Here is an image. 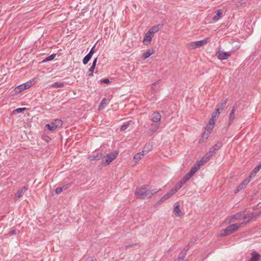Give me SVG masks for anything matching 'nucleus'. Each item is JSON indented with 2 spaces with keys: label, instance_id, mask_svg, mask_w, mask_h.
<instances>
[{
  "label": "nucleus",
  "instance_id": "1",
  "mask_svg": "<svg viewBox=\"0 0 261 261\" xmlns=\"http://www.w3.org/2000/svg\"><path fill=\"white\" fill-rule=\"evenodd\" d=\"M159 190L155 189L150 190L148 186H143L136 189L135 194L137 198L140 199H146L150 198L152 196L156 194Z\"/></svg>",
  "mask_w": 261,
  "mask_h": 261
},
{
  "label": "nucleus",
  "instance_id": "2",
  "mask_svg": "<svg viewBox=\"0 0 261 261\" xmlns=\"http://www.w3.org/2000/svg\"><path fill=\"white\" fill-rule=\"evenodd\" d=\"M243 223V222L242 223H236L227 226L225 229L221 231L220 236L221 237H223L232 233L234 231H237Z\"/></svg>",
  "mask_w": 261,
  "mask_h": 261
},
{
  "label": "nucleus",
  "instance_id": "3",
  "mask_svg": "<svg viewBox=\"0 0 261 261\" xmlns=\"http://www.w3.org/2000/svg\"><path fill=\"white\" fill-rule=\"evenodd\" d=\"M118 154V153L116 151L107 154L106 156L105 157V159L102 160V164L105 166H107L117 158Z\"/></svg>",
  "mask_w": 261,
  "mask_h": 261
},
{
  "label": "nucleus",
  "instance_id": "4",
  "mask_svg": "<svg viewBox=\"0 0 261 261\" xmlns=\"http://www.w3.org/2000/svg\"><path fill=\"white\" fill-rule=\"evenodd\" d=\"M62 125V121L60 119H56L55 121L51 123V124H47L45 127H47L49 130L53 131L56 129L58 127H60Z\"/></svg>",
  "mask_w": 261,
  "mask_h": 261
},
{
  "label": "nucleus",
  "instance_id": "5",
  "mask_svg": "<svg viewBox=\"0 0 261 261\" xmlns=\"http://www.w3.org/2000/svg\"><path fill=\"white\" fill-rule=\"evenodd\" d=\"M216 55L217 58L221 60L227 59L231 56V53L230 52H225L222 50H218L217 51Z\"/></svg>",
  "mask_w": 261,
  "mask_h": 261
},
{
  "label": "nucleus",
  "instance_id": "6",
  "mask_svg": "<svg viewBox=\"0 0 261 261\" xmlns=\"http://www.w3.org/2000/svg\"><path fill=\"white\" fill-rule=\"evenodd\" d=\"M32 82H27L16 87L15 88V91L16 93L21 92L25 89H29L32 86Z\"/></svg>",
  "mask_w": 261,
  "mask_h": 261
},
{
  "label": "nucleus",
  "instance_id": "7",
  "mask_svg": "<svg viewBox=\"0 0 261 261\" xmlns=\"http://www.w3.org/2000/svg\"><path fill=\"white\" fill-rule=\"evenodd\" d=\"M261 214V211L257 212L252 213L251 214H244V216L243 217V220H247L246 222H249L251 220H253L254 218H257Z\"/></svg>",
  "mask_w": 261,
  "mask_h": 261
},
{
  "label": "nucleus",
  "instance_id": "8",
  "mask_svg": "<svg viewBox=\"0 0 261 261\" xmlns=\"http://www.w3.org/2000/svg\"><path fill=\"white\" fill-rule=\"evenodd\" d=\"M250 181V179H245L242 183H241L237 188L234 191V193L237 194L240 191L244 189L246 186L249 184Z\"/></svg>",
  "mask_w": 261,
  "mask_h": 261
},
{
  "label": "nucleus",
  "instance_id": "9",
  "mask_svg": "<svg viewBox=\"0 0 261 261\" xmlns=\"http://www.w3.org/2000/svg\"><path fill=\"white\" fill-rule=\"evenodd\" d=\"M28 186H24L22 188L18 190L17 193H16L15 196L14 197V200H16L18 198L21 197L24 193L28 190Z\"/></svg>",
  "mask_w": 261,
  "mask_h": 261
},
{
  "label": "nucleus",
  "instance_id": "10",
  "mask_svg": "<svg viewBox=\"0 0 261 261\" xmlns=\"http://www.w3.org/2000/svg\"><path fill=\"white\" fill-rule=\"evenodd\" d=\"M244 214L245 213L244 212H240V213L231 216L229 220V222L232 223L234 222L236 220L241 219H243V217L244 216Z\"/></svg>",
  "mask_w": 261,
  "mask_h": 261
},
{
  "label": "nucleus",
  "instance_id": "11",
  "mask_svg": "<svg viewBox=\"0 0 261 261\" xmlns=\"http://www.w3.org/2000/svg\"><path fill=\"white\" fill-rule=\"evenodd\" d=\"M151 35V34H148V31L145 34L144 38L143 40V42L144 45H147L150 43L153 36V35Z\"/></svg>",
  "mask_w": 261,
  "mask_h": 261
},
{
  "label": "nucleus",
  "instance_id": "12",
  "mask_svg": "<svg viewBox=\"0 0 261 261\" xmlns=\"http://www.w3.org/2000/svg\"><path fill=\"white\" fill-rule=\"evenodd\" d=\"M211 40L210 38L207 37L204 39L203 40H201L200 41H195V45H196L197 48H199L201 47L204 45H206Z\"/></svg>",
  "mask_w": 261,
  "mask_h": 261
},
{
  "label": "nucleus",
  "instance_id": "13",
  "mask_svg": "<svg viewBox=\"0 0 261 261\" xmlns=\"http://www.w3.org/2000/svg\"><path fill=\"white\" fill-rule=\"evenodd\" d=\"M236 106H233L229 115L228 125H230L235 119Z\"/></svg>",
  "mask_w": 261,
  "mask_h": 261
},
{
  "label": "nucleus",
  "instance_id": "14",
  "mask_svg": "<svg viewBox=\"0 0 261 261\" xmlns=\"http://www.w3.org/2000/svg\"><path fill=\"white\" fill-rule=\"evenodd\" d=\"M192 176L188 173L186 174L184 177L181 179L180 182L178 183V188L179 189L185 184H186L191 177Z\"/></svg>",
  "mask_w": 261,
  "mask_h": 261
},
{
  "label": "nucleus",
  "instance_id": "15",
  "mask_svg": "<svg viewBox=\"0 0 261 261\" xmlns=\"http://www.w3.org/2000/svg\"><path fill=\"white\" fill-rule=\"evenodd\" d=\"M228 99L225 98L222 100V101L217 105L216 109L221 112L224 108L226 107Z\"/></svg>",
  "mask_w": 261,
  "mask_h": 261
},
{
  "label": "nucleus",
  "instance_id": "16",
  "mask_svg": "<svg viewBox=\"0 0 261 261\" xmlns=\"http://www.w3.org/2000/svg\"><path fill=\"white\" fill-rule=\"evenodd\" d=\"M161 115L158 112H155L152 114L151 120L154 122H159L161 120Z\"/></svg>",
  "mask_w": 261,
  "mask_h": 261
},
{
  "label": "nucleus",
  "instance_id": "17",
  "mask_svg": "<svg viewBox=\"0 0 261 261\" xmlns=\"http://www.w3.org/2000/svg\"><path fill=\"white\" fill-rule=\"evenodd\" d=\"M102 157L101 153H97L96 154H92L89 155L88 158L90 161L99 160Z\"/></svg>",
  "mask_w": 261,
  "mask_h": 261
},
{
  "label": "nucleus",
  "instance_id": "18",
  "mask_svg": "<svg viewBox=\"0 0 261 261\" xmlns=\"http://www.w3.org/2000/svg\"><path fill=\"white\" fill-rule=\"evenodd\" d=\"M146 151L143 150L141 152L136 153L134 156V160L135 163H137L146 154Z\"/></svg>",
  "mask_w": 261,
  "mask_h": 261
},
{
  "label": "nucleus",
  "instance_id": "19",
  "mask_svg": "<svg viewBox=\"0 0 261 261\" xmlns=\"http://www.w3.org/2000/svg\"><path fill=\"white\" fill-rule=\"evenodd\" d=\"M179 190V188H178V186H175L174 188L171 189L169 192L166 194L167 198L171 197L172 195H173L178 190Z\"/></svg>",
  "mask_w": 261,
  "mask_h": 261
},
{
  "label": "nucleus",
  "instance_id": "20",
  "mask_svg": "<svg viewBox=\"0 0 261 261\" xmlns=\"http://www.w3.org/2000/svg\"><path fill=\"white\" fill-rule=\"evenodd\" d=\"M215 13V15L212 18V19L215 21L218 20L222 16V12L221 10H217L216 11Z\"/></svg>",
  "mask_w": 261,
  "mask_h": 261
},
{
  "label": "nucleus",
  "instance_id": "21",
  "mask_svg": "<svg viewBox=\"0 0 261 261\" xmlns=\"http://www.w3.org/2000/svg\"><path fill=\"white\" fill-rule=\"evenodd\" d=\"M159 124H152L151 126V128H150V132L148 133L149 136L152 135L155 131L159 128Z\"/></svg>",
  "mask_w": 261,
  "mask_h": 261
},
{
  "label": "nucleus",
  "instance_id": "22",
  "mask_svg": "<svg viewBox=\"0 0 261 261\" xmlns=\"http://www.w3.org/2000/svg\"><path fill=\"white\" fill-rule=\"evenodd\" d=\"M134 124V122L132 120L124 122L123 125L121 126L120 130L121 132L126 130L130 125Z\"/></svg>",
  "mask_w": 261,
  "mask_h": 261
},
{
  "label": "nucleus",
  "instance_id": "23",
  "mask_svg": "<svg viewBox=\"0 0 261 261\" xmlns=\"http://www.w3.org/2000/svg\"><path fill=\"white\" fill-rule=\"evenodd\" d=\"M251 257L249 261H258L259 259L260 255L256 252H253L251 253Z\"/></svg>",
  "mask_w": 261,
  "mask_h": 261
},
{
  "label": "nucleus",
  "instance_id": "24",
  "mask_svg": "<svg viewBox=\"0 0 261 261\" xmlns=\"http://www.w3.org/2000/svg\"><path fill=\"white\" fill-rule=\"evenodd\" d=\"M160 25L153 26L148 30V34H151L154 36V34L160 30Z\"/></svg>",
  "mask_w": 261,
  "mask_h": 261
},
{
  "label": "nucleus",
  "instance_id": "25",
  "mask_svg": "<svg viewBox=\"0 0 261 261\" xmlns=\"http://www.w3.org/2000/svg\"><path fill=\"white\" fill-rule=\"evenodd\" d=\"M153 53V50L149 49L147 50L142 56V58L143 60H145L148 57H149Z\"/></svg>",
  "mask_w": 261,
  "mask_h": 261
},
{
  "label": "nucleus",
  "instance_id": "26",
  "mask_svg": "<svg viewBox=\"0 0 261 261\" xmlns=\"http://www.w3.org/2000/svg\"><path fill=\"white\" fill-rule=\"evenodd\" d=\"M174 213L176 216H180L181 215V212L179 208V205L177 204L174 207Z\"/></svg>",
  "mask_w": 261,
  "mask_h": 261
},
{
  "label": "nucleus",
  "instance_id": "27",
  "mask_svg": "<svg viewBox=\"0 0 261 261\" xmlns=\"http://www.w3.org/2000/svg\"><path fill=\"white\" fill-rule=\"evenodd\" d=\"M108 100L106 98H104L100 103L98 107V110H101L104 109V108L106 107V106L107 104Z\"/></svg>",
  "mask_w": 261,
  "mask_h": 261
},
{
  "label": "nucleus",
  "instance_id": "28",
  "mask_svg": "<svg viewBox=\"0 0 261 261\" xmlns=\"http://www.w3.org/2000/svg\"><path fill=\"white\" fill-rule=\"evenodd\" d=\"M65 84L63 82H55L52 84L50 86L53 88H62L64 86Z\"/></svg>",
  "mask_w": 261,
  "mask_h": 261
},
{
  "label": "nucleus",
  "instance_id": "29",
  "mask_svg": "<svg viewBox=\"0 0 261 261\" xmlns=\"http://www.w3.org/2000/svg\"><path fill=\"white\" fill-rule=\"evenodd\" d=\"M196 43L195 42H191L187 44V47L190 49L192 50L195 48H197L196 45H195Z\"/></svg>",
  "mask_w": 261,
  "mask_h": 261
},
{
  "label": "nucleus",
  "instance_id": "30",
  "mask_svg": "<svg viewBox=\"0 0 261 261\" xmlns=\"http://www.w3.org/2000/svg\"><path fill=\"white\" fill-rule=\"evenodd\" d=\"M198 167H197L196 165L193 166L190 170V171L188 172V173L192 176L194 174L199 170Z\"/></svg>",
  "mask_w": 261,
  "mask_h": 261
},
{
  "label": "nucleus",
  "instance_id": "31",
  "mask_svg": "<svg viewBox=\"0 0 261 261\" xmlns=\"http://www.w3.org/2000/svg\"><path fill=\"white\" fill-rule=\"evenodd\" d=\"M56 56V54H52V55H50L49 56L47 57V58H46L45 59H44L42 61V62L45 63L46 62L51 61L55 59Z\"/></svg>",
  "mask_w": 261,
  "mask_h": 261
},
{
  "label": "nucleus",
  "instance_id": "32",
  "mask_svg": "<svg viewBox=\"0 0 261 261\" xmlns=\"http://www.w3.org/2000/svg\"><path fill=\"white\" fill-rule=\"evenodd\" d=\"M92 56H90L89 54H87L83 59V63L84 65H86L88 62L91 59Z\"/></svg>",
  "mask_w": 261,
  "mask_h": 261
},
{
  "label": "nucleus",
  "instance_id": "33",
  "mask_svg": "<svg viewBox=\"0 0 261 261\" xmlns=\"http://www.w3.org/2000/svg\"><path fill=\"white\" fill-rule=\"evenodd\" d=\"M206 162L204 161V160L201 158L199 161H198L196 164L195 165L197 167H198V168L200 169V167L203 165Z\"/></svg>",
  "mask_w": 261,
  "mask_h": 261
},
{
  "label": "nucleus",
  "instance_id": "34",
  "mask_svg": "<svg viewBox=\"0 0 261 261\" xmlns=\"http://www.w3.org/2000/svg\"><path fill=\"white\" fill-rule=\"evenodd\" d=\"M212 156V155L210 154V153L207 152L204 155V156L202 158L206 162H207L210 160Z\"/></svg>",
  "mask_w": 261,
  "mask_h": 261
},
{
  "label": "nucleus",
  "instance_id": "35",
  "mask_svg": "<svg viewBox=\"0 0 261 261\" xmlns=\"http://www.w3.org/2000/svg\"><path fill=\"white\" fill-rule=\"evenodd\" d=\"M260 169L261 163L254 169L253 171L252 172V174L253 175V176H255L256 174L260 170Z\"/></svg>",
  "mask_w": 261,
  "mask_h": 261
},
{
  "label": "nucleus",
  "instance_id": "36",
  "mask_svg": "<svg viewBox=\"0 0 261 261\" xmlns=\"http://www.w3.org/2000/svg\"><path fill=\"white\" fill-rule=\"evenodd\" d=\"M222 147V143L218 142L214 145L212 147L215 149L216 151L218 150Z\"/></svg>",
  "mask_w": 261,
  "mask_h": 261
},
{
  "label": "nucleus",
  "instance_id": "37",
  "mask_svg": "<svg viewBox=\"0 0 261 261\" xmlns=\"http://www.w3.org/2000/svg\"><path fill=\"white\" fill-rule=\"evenodd\" d=\"M138 246V244L137 243H132L129 245H127L124 246V250H126L130 247H134L135 246Z\"/></svg>",
  "mask_w": 261,
  "mask_h": 261
},
{
  "label": "nucleus",
  "instance_id": "38",
  "mask_svg": "<svg viewBox=\"0 0 261 261\" xmlns=\"http://www.w3.org/2000/svg\"><path fill=\"white\" fill-rule=\"evenodd\" d=\"M26 108H17L16 109H15L14 111H13V113L15 114V113H21L22 112V111H23L24 110H25Z\"/></svg>",
  "mask_w": 261,
  "mask_h": 261
},
{
  "label": "nucleus",
  "instance_id": "39",
  "mask_svg": "<svg viewBox=\"0 0 261 261\" xmlns=\"http://www.w3.org/2000/svg\"><path fill=\"white\" fill-rule=\"evenodd\" d=\"M214 126L213 125H211V124H207V125H206V129H207V131L208 132H209V133H211V131L213 130V129L214 128Z\"/></svg>",
  "mask_w": 261,
  "mask_h": 261
},
{
  "label": "nucleus",
  "instance_id": "40",
  "mask_svg": "<svg viewBox=\"0 0 261 261\" xmlns=\"http://www.w3.org/2000/svg\"><path fill=\"white\" fill-rule=\"evenodd\" d=\"M95 68V66H94V65H92L90 68H89V72H90V73H89L88 76H92L93 75V72L94 71V70Z\"/></svg>",
  "mask_w": 261,
  "mask_h": 261
},
{
  "label": "nucleus",
  "instance_id": "41",
  "mask_svg": "<svg viewBox=\"0 0 261 261\" xmlns=\"http://www.w3.org/2000/svg\"><path fill=\"white\" fill-rule=\"evenodd\" d=\"M190 248V244H189L182 251L181 253L185 254H187V252Z\"/></svg>",
  "mask_w": 261,
  "mask_h": 261
},
{
  "label": "nucleus",
  "instance_id": "42",
  "mask_svg": "<svg viewBox=\"0 0 261 261\" xmlns=\"http://www.w3.org/2000/svg\"><path fill=\"white\" fill-rule=\"evenodd\" d=\"M190 248V244H189L182 251L181 253L185 254H187V252Z\"/></svg>",
  "mask_w": 261,
  "mask_h": 261
},
{
  "label": "nucleus",
  "instance_id": "43",
  "mask_svg": "<svg viewBox=\"0 0 261 261\" xmlns=\"http://www.w3.org/2000/svg\"><path fill=\"white\" fill-rule=\"evenodd\" d=\"M190 248V244H189L182 251L181 253L185 254H187V252Z\"/></svg>",
  "mask_w": 261,
  "mask_h": 261
},
{
  "label": "nucleus",
  "instance_id": "44",
  "mask_svg": "<svg viewBox=\"0 0 261 261\" xmlns=\"http://www.w3.org/2000/svg\"><path fill=\"white\" fill-rule=\"evenodd\" d=\"M186 254H183V253H182L181 252V253L179 254V256H178V258L179 260H180L181 261H182V260L185 259V257H186Z\"/></svg>",
  "mask_w": 261,
  "mask_h": 261
},
{
  "label": "nucleus",
  "instance_id": "45",
  "mask_svg": "<svg viewBox=\"0 0 261 261\" xmlns=\"http://www.w3.org/2000/svg\"><path fill=\"white\" fill-rule=\"evenodd\" d=\"M221 112L219 111V110L216 109V111L215 112L213 113V115H214L215 116H216V117L218 118L219 115H220V114Z\"/></svg>",
  "mask_w": 261,
  "mask_h": 261
},
{
  "label": "nucleus",
  "instance_id": "46",
  "mask_svg": "<svg viewBox=\"0 0 261 261\" xmlns=\"http://www.w3.org/2000/svg\"><path fill=\"white\" fill-rule=\"evenodd\" d=\"M216 151H216L213 147H212L210 148V150L208 151V152L210 153V154L213 156L216 153Z\"/></svg>",
  "mask_w": 261,
  "mask_h": 261
},
{
  "label": "nucleus",
  "instance_id": "47",
  "mask_svg": "<svg viewBox=\"0 0 261 261\" xmlns=\"http://www.w3.org/2000/svg\"><path fill=\"white\" fill-rule=\"evenodd\" d=\"M71 184H68L65 185L63 186L61 188L62 189V190H65L67 189L68 188H69L71 186Z\"/></svg>",
  "mask_w": 261,
  "mask_h": 261
},
{
  "label": "nucleus",
  "instance_id": "48",
  "mask_svg": "<svg viewBox=\"0 0 261 261\" xmlns=\"http://www.w3.org/2000/svg\"><path fill=\"white\" fill-rule=\"evenodd\" d=\"M62 189L61 187H58L56 189V193L57 194H59L60 193H61L62 191Z\"/></svg>",
  "mask_w": 261,
  "mask_h": 261
},
{
  "label": "nucleus",
  "instance_id": "49",
  "mask_svg": "<svg viewBox=\"0 0 261 261\" xmlns=\"http://www.w3.org/2000/svg\"><path fill=\"white\" fill-rule=\"evenodd\" d=\"M166 200L165 199L164 197L163 196L156 203L157 204H160L164 201H165Z\"/></svg>",
  "mask_w": 261,
  "mask_h": 261
},
{
  "label": "nucleus",
  "instance_id": "50",
  "mask_svg": "<svg viewBox=\"0 0 261 261\" xmlns=\"http://www.w3.org/2000/svg\"><path fill=\"white\" fill-rule=\"evenodd\" d=\"M210 134V133H209L208 132L207 133L204 132L203 134L202 138L206 139L208 138Z\"/></svg>",
  "mask_w": 261,
  "mask_h": 261
},
{
  "label": "nucleus",
  "instance_id": "51",
  "mask_svg": "<svg viewBox=\"0 0 261 261\" xmlns=\"http://www.w3.org/2000/svg\"><path fill=\"white\" fill-rule=\"evenodd\" d=\"M101 82L105 84H108L110 82L109 79H104L101 81Z\"/></svg>",
  "mask_w": 261,
  "mask_h": 261
},
{
  "label": "nucleus",
  "instance_id": "52",
  "mask_svg": "<svg viewBox=\"0 0 261 261\" xmlns=\"http://www.w3.org/2000/svg\"><path fill=\"white\" fill-rule=\"evenodd\" d=\"M95 47V46H94L90 50V52L88 53V54H89L90 56H91L92 57V56L93 55L94 53V48Z\"/></svg>",
  "mask_w": 261,
  "mask_h": 261
},
{
  "label": "nucleus",
  "instance_id": "53",
  "mask_svg": "<svg viewBox=\"0 0 261 261\" xmlns=\"http://www.w3.org/2000/svg\"><path fill=\"white\" fill-rule=\"evenodd\" d=\"M216 121H215L214 120H213V119H212L211 118L208 121V123L209 124H212V125H214L215 124V123Z\"/></svg>",
  "mask_w": 261,
  "mask_h": 261
},
{
  "label": "nucleus",
  "instance_id": "54",
  "mask_svg": "<svg viewBox=\"0 0 261 261\" xmlns=\"http://www.w3.org/2000/svg\"><path fill=\"white\" fill-rule=\"evenodd\" d=\"M159 82L157 81L156 82H154L152 84V89L155 91V87L156 86V85L158 84Z\"/></svg>",
  "mask_w": 261,
  "mask_h": 261
},
{
  "label": "nucleus",
  "instance_id": "55",
  "mask_svg": "<svg viewBox=\"0 0 261 261\" xmlns=\"http://www.w3.org/2000/svg\"><path fill=\"white\" fill-rule=\"evenodd\" d=\"M17 233V230L14 229V230H11L9 232V234L10 235H13V234H16Z\"/></svg>",
  "mask_w": 261,
  "mask_h": 261
},
{
  "label": "nucleus",
  "instance_id": "56",
  "mask_svg": "<svg viewBox=\"0 0 261 261\" xmlns=\"http://www.w3.org/2000/svg\"><path fill=\"white\" fill-rule=\"evenodd\" d=\"M97 61V58H96L94 59V60L93 62L92 65L96 66Z\"/></svg>",
  "mask_w": 261,
  "mask_h": 261
},
{
  "label": "nucleus",
  "instance_id": "57",
  "mask_svg": "<svg viewBox=\"0 0 261 261\" xmlns=\"http://www.w3.org/2000/svg\"><path fill=\"white\" fill-rule=\"evenodd\" d=\"M212 119H213V120H214L215 121H216L217 120V119H218L217 117H216V116H215L214 115H213V114H212V118H211Z\"/></svg>",
  "mask_w": 261,
  "mask_h": 261
},
{
  "label": "nucleus",
  "instance_id": "58",
  "mask_svg": "<svg viewBox=\"0 0 261 261\" xmlns=\"http://www.w3.org/2000/svg\"><path fill=\"white\" fill-rule=\"evenodd\" d=\"M86 261H93V257L91 256L88 257Z\"/></svg>",
  "mask_w": 261,
  "mask_h": 261
},
{
  "label": "nucleus",
  "instance_id": "59",
  "mask_svg": "<svg viewBox=\"0 0 261 261\" xmlns=\"http://www.w3.org/2000/svg\"><path fill=\"white\" fill-rule=\"evenodd\" d=\"M254 176H253V175L252 174V173H251L250 175L249 176V177L248 178H247V179H250V180L251 179L252 177H254Z\"/></svg>",
  "mask_w": 261,
  "mask_h": 261
},
{
  "label": "nucleus",
  "instance_id": "60",
  "mask_svg": "<svg viewBox=\"0 0 261 261\" xmlns=\"http://www.w3.org/2000/svg\"><path fill=\"white\" fill-rule=\"evenodd\" d=\"M163 197H164L165 199L166 200H167L169 198H167L166 195L165 194V195L163 196Z\"/></svg>",
  "mask_w": 261,
  "mask_h": 261
},
{
  "label": "nucleus",
  "instance_id": "61",
  "mask_svg": "<svg viewBox=\"0 0 261 261\" xmlns=\"http://www.w3.org/2000/svg\"><path fill=\"white\" fill-rule=\"evenodd\" d=\"M48 139H50L49 138V137H47V140H48Z\"/></svg>",
  "mask_w": 261,
  "mask_h": 261
},
{
  "label": "nucleus",
  "instance_id": "62",
  "mask_svg": "<svg viewBox=\"0 0 261 261\" xmlns=\"http://www.w3.org/2000/svg\"><path fill=\"white\" fill-rule=\"evenodd\" d=\"M48 139H50L49 138V137H47V140H48Z\"/></svg>",
  "mask_w": 261,
  "mask_h": 261
}]
</instances>
